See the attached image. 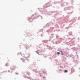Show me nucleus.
Masks as SVG:
<instances>
[{"label":"nucleus","mask_w":80,"mask_h":80,"mask_svg":"<svg viewBox=\"0 0 80 80\" xmlns=\"http://www.w3.org/2000/svg\"><path fill=\"white\" fill-rule=\"evenodd\" d=\"M22 61H25V58H23L21 59Z\"/></svg>","instance_id":"nucleus-1"},{"label":"nucleus","mask_w":80,"mask_h":80,"mask_svg":"<svg viewBox=\"0 0 80 80\" xmlns=\"http://www.w3.org/2000/svg\"><path fill=\"white\" fill-rule=\"evenodd\" d=\"M61 52L62 53L61 55H63V52H62V51H61Z\"/></svg>","instance_id":"nucleus-2"},{"label":"nucleus","mask_w":80,"mask_h":80,"mask_svg":"<svg viewBox=\"0 0 80 80\" xmlns=\"http://www.w3.org/2000/svg\"><path fill=\"white\" fill-rule=\"evenodd\" d=\"M67 72H68L67 70H65V73H67Z\"/></svg>","instance_id":"nucleus-3"},{"label":"nucleus","mask_w":80,"mask_h":80,"mask_svg":"<svg viewBox=\"0 0 80 80\" xmlns=\"http://www.w3.org/2000/svg\"><path fill=\"white\" fill-rule=\"evenodd\" d=\"M57 53L58 54V55H59V54H60V52H58Z\"/></svg>","instance_id":"nucleus-4"},{"label":"nucleus","mask_w":80,"mask_h":80,"mask_svg":"<svg viewBox=\"0 0 80 80\" xmlns=\"http://www.w3.org/2000/svg\"><path fill=\"white\" fill-rule=\"evenodd\" d=\"M36 53H38V54H39V53H38V52H36Z\"/></svg>","instance_id":"nucleus-5"},{"label":"nucleus","mask_w":80,"mask_h":80,"mask_svg":"<svg viewBox=\"0 0 80 80\" xmlns=\"http://www.w3.org/2000/svg\"><path fill=\"white\" fill-rule=\"evenodd\" d=\"M13 67L14 68H15V66H13Z\"/></svg>","instance_id":"nucleus-6"},{"label":"nucleus","mask_w":80,"mask_h":80,"mask_svg":"<svg viewBox=\"0 0 80 80\" xmlns=\"http://www.w3.org/2000/svg\"><path fill=\"white\" fill-rule=\"evenodd\" d=\"M26 47V46H25V47Z\"/></svg>","instance_id":"nucleus-7"}]
</instances>
